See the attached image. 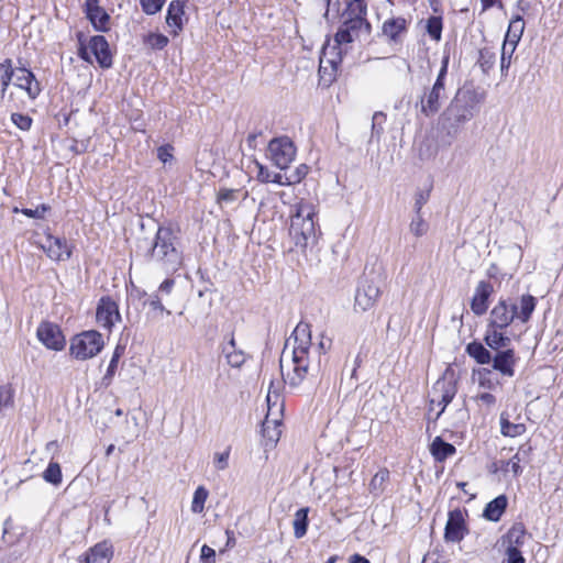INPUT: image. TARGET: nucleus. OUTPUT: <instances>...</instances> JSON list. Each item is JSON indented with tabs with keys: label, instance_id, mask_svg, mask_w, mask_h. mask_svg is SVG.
Returning <instances> with one entry per match:
<instances>
[{
	"label": "nucleus",
	"instance_id": "nucleus-23",
	"mask_svg": "<svg viewBox=\"0 0 563 563\" xmlns=\"http://www.w3.org/2000/svg\"><path fill=\"white\" fill-rule=\"evenodd\" d=\"M186 0H173L167 9L166 23L174 27L173 34L177 35L183 30V16L185 14Z\"/></svg>",
	"mask_w": 563,
	"mask_h": 563
},
{
	"label": "nucleus",
	"instance_id": "nucleus-60",
	"mask_svg": "<svg viewBox=\"0 0 563 563\" xmlns=\"http://www.w3.org/2000/svg\"><path fill=\"white\" fill-rule=\"evenodd\" d=\"M173 150L174 147L169 144L159 146L157 148V157L165 164L173 158Z\"/></svg>",
	"mask_w": 563,
	"mask_h": 563
},
{
	"label": "nucleus",
	"instance_id": "nucleus-40",
	"mask_svg": "<svg viewBox=\"0 0 563 563\" xmlns=\"http://www.w3.org/2000/svg\"><path fill=\"white\" fill-rule=\"evenodd\" d=\"M342 26L354 35H356L362 27L365 29L367 34H369L372 30L371 23L366 19L346 18Z\"/></svg>",
	"mask_w": 563,
	"mask_h": 563
},
{
	"label": "nucleus",
	"instance_id": "nucleus-5",
	"mask_svg": "<svg viewBox=\"0 0 563 563\" xmlns=\"http://www.w3.org/2000/svg\"><path fill=\"white\" fill-rule=\"evenodd\" d=\"M354 34L341 26L334 35V44L327 43L321 53L319 75L320 80L324 85H330L335 79L338 65L342 60V48L344 44H350L354 41Z\"/></svg>",
	"mask_w": 563,
	"mask_h": 563
},
{
	"label": "nucleus",
	"instance_id": "nucleus-16",
	"mask_svg": "<svg viewBox=\"0 0 563 563\" xmlns=\"http://www.w3.org/2000/svg\"><path fill=\"white\" fill-rule=\"evenodd\" d=\"M85 13L95 30L107 32L110 29V15L99 5V0H86Z\"/></svg>",
	"mask_w": 563,
	"mask_h": 563
},
{
	"label": "nucleus",
	"instance_id": "nucleus-10",
	"mask_svg": "<svg viewBox=\"0 0 563 563\" xmlns=\"http://www.w3.org/2000/svg\"><path fill=\"white\" fill-rule=\"evenodd\" d=\"M267 153L276 167L286 169L296 156V147L289 137L282 136L268 143Z\"/></svg>",
	"mask_w": 563,
	"mask_h": 563
},
{
	"label": "nucleus",
	"instance_id": "nucleus-13",
	"mask_svg": "<svg viewBox=\"0 0 563 563\" xmlns=\"http://www.w3.org/2000/svg\"><path fill=\"white\" fill-rule=\"evenodd\" d=\"M468 532L464 515L461 509H454L449 512V518L444 529L445 542H461Z\"/></svg>",
	"mask_w": 563,
	"mask_h": 563
},
{
	"label": "nucleus",
	"instance_id": "nucleus-57",
	"mask_svg": "<svg viewBox=\"0 0 563 563\" xmlns=\"http://www.w3.org/2000/svg\"><path fill=\"white\" fill-rule=\"evenodd\" d=\"M201 563H214L216 551L207 544H203L200 552Z\"/></svg>",
	"mask_w": 563,
	"mask_h": 563
},
{
	"label": "nucleus",
	"instance_id": "nucleus-43",
	"mask_svg": "<svg viewBox=\"0 0 563 563\" xmlns=\"http://www.w3.org/2000/svg\"><path fill=\"white\" fill-rule=\"evenodd\" d=\"M428 223L423 220L421 213H416V217L411 220L409 230L415 236H422L428 231Z\"/></svg>",
	"mask_w": 563,
	"mask_h": 563
},
{
	"label": "nucleus",
	"instance_id": "nucleus-44",
	"mask_svg": "<svg viewBox=\"0 0 563 563\" xmlns=\"http://www.w3.org/2000/svg\"><path fill=\"white\" fill-rule=\"evenodd\" d=\"M427 32L433 40L439 41L442 33V19L430 16L427 21Z\"/></svg>",
	"mask_w": 563,
	"mask_h": 563
},
{
	"label": "nucleus",
	"instance_id": "nucleus-41",
	"mask_svg": "<svg viewBox=\"0 0 563 563\" xmlns=\"http://www.w3.org/2000/svg\"><path fill=\"white\" fill-rule=\"evenodd\" d=\"M517 45L504 41L500 55V70L504 74L511 64V57L516 51Z\"/></svg>",
	"mask_w": 563,
	"mask_h": 563
},
{
	"label": "nucleus",
	"instance_id": "nucleus-8",
	"mask_svg": "<svg viewBox=\"0 0 563 563\" xmlns=\"http://www.w3.org/2000/svg\"><path fill=\"white\" fill-rule=\"evenodd\" d=\"M102 335L97 331H86L75 335L70 342V354L80 361L96 356L103 347Z\"/></svg>",
	"mask_w": 563,
	"mask_h": 563
},
{
	"label": "nucleus",
	"instance_id": "nucleus-47",
	"mask_svg": "<svg viewBox=\"0 0 563 563\" xmlns=\"http://www.w3.org/2000/svg\"><path fill=\"white\" fill-rule=\"evenodd\" d=\"M168 42V37L161 33H151L145 38V43L153 49H163Z\"/></svg>",
	"mask_w": 563,
	"mask_h": 563
},
{
	"label": "nucleus",
	"instance_id": "nucleus-21",
	"mask_svg": "<svg viewBox=\"0 0 563 563\" xmlns=\"http://www.w3.org/2000/svg\"><path fill=\"white\" fill-rule=\"evenodd\" d=\"M220 350L227 364L233 368H240L246 361V354L243 350L238 349L233 334L230 335L227 342L220 345Z\"/></svg>",
	"mask_w": 563,
	"mask_h": 563
},
{
	"label": "nucleus",
	"instance_id": "nucleus-22",
	"mask_svg": "<svg viewBox=\"0 0 563 563\" xmlns=\"http://www.w3.org/2000/svg\"><path fill=\"white\" fill-rule=\"evenodd\" d=\"M47 256L54 261H66L70 257V250L63 239L48 235L43 244Z\"/></svg>",
	"mask_w": 563,
	"mask_h": 563
},
{
	"label": "nucleus",
	"instance_id": "nucleus-45",
	"mask_svg": "<svg viewBox=\"0 0 563 563\" xmlns=\"http://www.w3.org/2000/svg\"><path fill=\"white\" fill-rule=\"evenodd\" d=\"M123 353H124V347L120 346V345H117V347L114 349V352L112 354V357L110 360L107 373H106V375L103 377L104 380L106 379H109V380L112 379V377L114 376L115 371L118 368L119 360L123 355Z\"/></svg>",
	"mask_w": 563,
	"mask_h": 563
},
{
	"label": "nucleus",
	"instance_id": "nucleus-3",
	"mask_svg": "<svg viewBox=\"0 0 563 563\" xmlns=\"http://www.w3.org/2000/svg\"><path fill=\"white\" fill-rule=\"evenodd\" d=\"M144 255L165 273L177 272L184 261L177 231L170 225H159L154 239L151 242L145 241Z\"/></svg>",
	"mask_w": 563,
	"mask_h": 563
},
{
	"label": "nucleus",
	"instance_id": "nucleus-35",
	"mask_svg": "<svg viewBox=\"0 0 563 563\" xmlns=\"http://www.w3.org/2000/svg\"><path fill=\"white\" fill-rule=\"evenodd\" d=\"M531 452H532V446L529 443H525L519 446L518 452L515 454V459L517 460V462H514V466H512L514 476L517 477L522 473L520 463L529 462Z\"/></svg>",
	"mask_w": 563,
	"mask_h": 563
},
{
	"label": "nucleus",
	"instance_id": "nucleus-51",
	"mask_svg": "<svg viewBox=\"0 0 563 563\" xmlns=\"http://www.w3.org/2000/svg\"><path fill=\"white\" fill-rule=\"evenodd\" d=\"M389 479V471L387 468L379 470L369 483L372 492L380 489L382 486Z\"/></svg>",
	"mask_w": 563,
	"mask_h": 563
},
{
	"label": "nucleus",
	"instance_id": "nucleus-61",
	"mask_svg": "<svg viewBox=\"0 0 563 563\" xmlns=\"http://www.w3.org/2000/svg\"><path fill=\"white\" fill-rule=\"evenodd\" d=\"M271 421L266 419L263 423V435L267 437L272 442H276L278 440L280 431L277 429H273V432L269 431Z\"/></svg>",
	"mask_w": 563,
	"mask_h": 563
},
{
	"label": "nucleus",
	"instance_id": "nucleus-53",
	"mask_svg": "<svg viewBox=\"0 0 563 563\" xmlns=\"http://www.w3.org/2000/svg\"><path fill=\"white\" fill-rule=\"evenodd\" d=\"M49 210V206L45 205V203H42L40 206H37L35 209H31V208H23L21 210V212L29 217V218H33V219H43L45 213Z\"/></svg>",
	"mask_w": 563,
	"mask_h": 563
},
{
	"label": "nucleus",
	"instance_id": "nucleus-18",
	"mask_svg": "<svg viewBox=\"0 0 563 563\" xmlns=\"http://www.w3.org/2000/svg\"><path fill=\"white\" fill-rule=\"evenodd\" d=\"M89 48L101 68H110L112 66V55L104 36H92L89 41Z\"/></svg>",
	"mask_w": 563,
	"mask_h": 563
},
{
	"label": "nucleus",
	"instance_id": "nucleus-7",
	"mask_svg": "<svg viewBox=\"0 0 563 563\" xmlns=\"http://www.w3.org/2000/svg\"><path fill=\"white\" fill-rule=\"evenodd\" d=\"M457 391V376L451 367H448L443 375L434 383L431 390V405L441 407L438 417L445 407L453 400Z\"/></svg>",
	"mask_w": 563,
	"mask_h": 563
},
{
	"label": "nucleus",
	"instance_id": "nucleus-11",
	"mask_svg": "<svg viewBox=\"0 0 563 563\" xmlns=\"http://www.w3.org/2000/svg\"><path fill=\"white\" fill-rule=\"evenodd\" d=\"M516 310L517 305L500 299L490 311L488 328L506 329L516 319Z\"/></svg>",
	"mask_w": 563,
	"mask_h": 563
},
{
	"label": "nucleus",
	"instance_id": "nucleus-59",
	"mask_svg": "<svg viewBox=\"0 0 563 563\" xmlns=\"http://www.w3.org/2000/svg\"><path fill=\"white\" fill-rule=\"evenodd\" d=\"M308 173V167L307 165L305 164H301L300 166H298L295 172H292L291 174H289V180L292 183V184H297V183H300L307 175Z\"/></svg>",
	"mask_w": 563,
	"mask_h": 563
},
{
	"label": "nucleus",
	"instance_id": "nucleus-63",
	"mask_svg": "<svg viewBox=\"0 0 563 563\" xmlns=\"http://www.w3.org/2000/svg\"><path fill=\"white\" fill-rule=\"evenodd\" d=\"M257 167H258L257 179L261 183H269L272 179V176H271V173L268 172V169L258 163H257Z\"/></svg>",
	"mask_w": 563,
	"mask_h": 563
},
{
	"label": "nucleus",
	"instance_id": "nucleus-29",
	"mask_svg": "<svg viewBox=\"0 0 563 563\" xmlns=\"http://www.w3.org/2000/svg\"><path fill=\"white\" fill-rule=\"evenodd\" d=\"M537 306V299L532 295H522L520 298V306L516 310V319L522 323H527Z\"/></svg>",
	"mask_w": 563,
	"mask_h": 563
},
{
	"label": "nucleus",
	"instance_id": "nucleus-15",
	"mask_svg": "<svg viewBox=\"0 0 563 563\" xmlns=\"http://www.w3.org/2000/svg\"><path fill=\"white\" fill-rule=\"evenodd\" d=\"M408 20L402 16H391L384 21L380 34L388 43H401L408 32Z\"/></svg>",
	"mask_w": 563,
	"mask_h": 563
},
{
	"label": "nucleus",
	"instance_id": "nucleus-31",
	"mask_svg": "<svg viewBox=\"0 0 563 563\" xmlns=\"http://www.w3.org/2000/svg\"><path fill=\"white\" fill-rule=\"evenodd\" d=\"M466 353L482 365L489 364L492 361V353L477 341L467 344Z\"/></svg>",
	"mask_w": 563,
	"mask_h": 563
},
{
	"label": "nucleus",
	"instance_id": "nucleus-26",
	"mask_svg": "<svg viewBox=\"0 0 563 563\" xmlns=\"http://www.w3.org/2000/svg\"><path fill=\"white\" fill-rule=\"evenodd\" d=\"M527 539V531L523 523H515L504 537V544L506 548L520 549Z\"/></svg>",
	"mask_w": 563,
	"mask_h": 563
},
{
	"label": "nucleus",
	"instance_id": "nucleus-33",
	"mask_svg": "<svg viewBox=\"0 0 563 563\" xmlns=\"http://www.w3.org/2000/svg\"><path fill=\"white\" fill-rule=\"evenodd\" d=\"M309 508H300L296 511L292 521L294 534L297 539L302 538L307 533Z\"/></svg>",
	"mask_w": 563,
	"mask_h": 563
},
{
	"label": "nucleus",
	"instance_id": "nucleus-20",
	"mask_svg": "<svg viewBox=\"0 0 563 563\" xmlns=\"http://www.w3.org/2000/svg\"><path fill=\"white\" fill-rule=\"evenodd\" d=\"M14 76L15 86L24 89L31 99H35L41 93V85L31 70L19 67Z\"/></svg>",
	"mask_w": 563,
	"mask_h": 563
},
{
	"label": "nucleus",
	"instance_id": "nucleus-27",
	"mask_svg": "<svg viewBox=\"0 0 563 563\" xmlns=\"http://www.w3.org/2000/svg\"><path fill=\"white\" fill-rule=\"evenodd\" d=\"M430 452L435 461L443 462L452 456L456 449L453 444L445 442L441 437H435L430 445Z\"/></svg>",
	"mask_w": 563,
	"mask_h": 563
},
{
	"label": "nucleus",
	"instance_id": "nucleus-34",
	"mask_svg": "<svg viewBox=\"0 0 563 563\" xmlns=\"http://www.w3.org/2000/svg\"><path fill=\"white\" fill-rule=\"evenodd\" d=\"M496 58V53L492 48L483 47L479 49L477 64L484 74H488L495 66Z\"/></svg>",
	"mask_w": 563,
	"mask_h": 563
},
{
	"label": "nucleus",
	"instance_id": "nucleus-38",
	"mask_svg": "<svg viewBox=\"0 0 563 563\" xmlns=\"http://www.w3.org/2000/svg\"><path fill=\"white\" fill-rule=\"evenodd\" d=\"M208 490L203 486H199L192 497L191 511L194 514H201L205 509V503L208 498Z\"/></svg>",
	"mask_w": 563,
	"mask_h": 563
},
{
	"label": "nucleus",
	"instance_id": "nucleus-19",
	"mask_svg": "<svg viewBox=\"0 0 563 563\" xmlns=\"http://www.w3.org/2000/svg\"><path fill=\"white\" fill-rule=\"evenodd\" d=\"M493 286L485 280L477 284L471 300V309L476 316H483L488 309V299L493 294Z\"/></svg>",
	"mask_w": 563,
	"mask_h": 563
},
{
	"label": "nucleus",
	"instance_id": "nucleus-12",
	"mask_svg": "<svg viewBox=\"0 0 563 563\" xmlns=\"http://www.w3.org/2000/svg\"><path fill=\"white\" fill-rule=\"evenodd\" d=\"M36 335L37 339L49 350L62 351L65 347V336L60 328L53 322H41L37 328Z\"/></svg>",
	"mask_w": 563,
	"mask_h": 563
},
{
	"label": "nucleus",
	"instance_id": "nucleus-24",
	"mask_svg": "<svg viewBox=\"0 0 563 563\" xmlns=\"http://www.w3.org/2000/svg\"><path fill=\"white\" fill-rule=\"evenodd\" d=\"M112 549L107 542L97 543L85 555V563H109Z\"/></svg>",
	"mask_w": 563,
	"mask_h": 563
},
{
	"label": "nucleus",
	"instance_id": "nucleus-64",
	"mask_svg": "<svg viewBox=\"0 0 563 563\" xmlns=\"http://www.w3.org/2000/svg\"><path fill=\"white\" fill-rule=\"evenodd\" d=\"M477 400L490 407L496 404V397L490 393H483L477 396Z\"/></svg>",
	"mask_w": 563,
	"mask_h": 563
},
{
	"label": "nucleus",
	"instance_id": "nucleus-32",
	"mask_svg": "<svg viewBox=\"0 0 563 563\" xmlns=\"http://www.w3.org/2000/svg\"><path fill=\"white\" fill-rule=\"evenodd\" d=\"M526 430L525 423H512L505 412L500 415V433L504 437L516 438L523 434Z\"/></svg>",
	"mask_w": 563,
	"mask_h": 563
},
{
	"label": "nucleus",
	"instance_id": "nucleus-9",
	"mask_svg": "<svg viewBox=\"0 0 563 563\" xmlns=\"http://www.w3.org/2000/svg\"><path fill=\"white\" fill-rule=\"evenodd\" d=\"M445 84L433 82L431 87H426L423 93L416 102V108L426 118L435 115L442 108V102L445 99Z\"/></svg>",
	"mask_w": 563,
	"mask_h": 563
},
{
	"label": "nucleus",
	"instance_id": "nucleus-49",
	"mask_svg": "<svg viewBox=\"0 0 563 563\" xmlns=\"http://www.w3.org/2000/svg\"><path fill=\"white\" fill-rule=\"evenodd\" d=\"M13 405V389L10 385L0 386V411Z\"/></svg>",
	"mask_w": 563,
	"mask_h": 563
},
{
	"label": "nucleus",
	"instance_id": "nucleus-28",
	"mask_svg": "<svg viewBox=\"0 0 563 563\" xmlns=\"http://www.w3.org/2000/svg\"><path fill=\"white\" fill-rule=\"evenodd\" d=\"M484 341L494 351L506 350L510 344V339L504 335L499 329L494 328H488Z\"/></svg>",
	"mask_w": 563,
	"mask_h": 563
},
{
	"label": "nucleus",
	"instance_id": "nucleus-42",
	"mask_svg": "<svg viewBox=\"0 0 563 563\" xmlns=\"http://www.w3.org/2000/svg\"><path fill=\"white\" fill-rule=\"evenodd\" d=\"M13 76L12 60L7 58L0 63V86L9 87Z\"/></svg>",
	"mask_w": 563,
	"mask_h": 563
},
{
	"label": "nucleus",
	"instance_id": "nucleus-36",
	"mask_svg": "<svg viewBox=\"0 0 563 563\" xmlns=\"http://www.w3.org/2000/svg\"><path fill=\"white\" fill-rule=\"evenodd\" d=\"M344 14L347 18L366 19L367 5L365 0H351Z\"/></svg>",
	"mask_w": 563,
	"mask_h": 563
},
{
	"label": "nucleus",
	"instance_id": "nucleus-54",
	"mask_svg": "<svg viewBox=\"0 0 563 563\" xmlns=\"http://www.w3.org/2000/svg\"><path fill=\"white\" fill-rule=\"evenodd\" d=\"M230 449L224 452H217L213 456V463L217 470L223 471L229 466Z\"/></svg>",
	"mask_w": 563,
	"mask_h": 563
},
{
	"label": "nucleus",
	"instance_id": "nucleus-4",
	"mask_svg": "<svg viewBox=\"0 0 563 563\" xmlns=\"http://www.w3.org/2000/svg\"><path fill=\"white\" fill-rule=\"evenodd\" d=\"M316 216L313 203L301 200L296 205V212L291 216L289 235L297 247L305 250L317 241Z\"/></svg>",
	"mask_w": 563,
	"mask_h": 563
},
{
	"label": "nucleus",
	"instance_id": "nucleus-56",
	"mask_svg": "<svg viewBox=\"0 0 563 563\" xmlns=\"http://www.w3.org/2000/svg\"><path fill=\"white\" fill-rule=\"evenodd\" d=\"M146 305H148L153 310H158L161 312L166 311L167 314H170L169 310H166L165 307L162 303V299L157 294H153L150 296V298L145 301Z\"/></svg>",
	"mask_w": 563,
	"mask_h": 563
},
{
	"label": "nucleus",
	"instance_id": "nucleus-17",
	"mask_svg": "<svg viewBox=\"0 0 563 563\" xmlns=\"http://www.w3.org/2000/svg\"><path fill=\"white\" fill-rule=\"evenodd\" d=\"M493 368L499 372L505 377H512L515 375V366L518 357L512 349L496 351L492 356Z\"/></svg>",
	"mask_w": 563,
	"mask_h": 563
},
{
	"label": "nucleus",
	"instance_id": "nucleus-1",
	"mask_svg": "<svg viewBox=\"0 0 563 563\" xmlns=\"http://www.w3.org/2000/svg\"><path fill=\"white\" fill-rule=\"evenodd\" d=\"M294 341L292 350L289 354L291 369L284 376L285 382L290 387H298L303 379L308 376H317L320 372V357L314 362L311 360V330L310 325L305 322H299L292 331L289 339L286 341L285 347L280 356V368L284 371L285 362L287 361V349L290 341ZM331 339L321 340L314 349L318 355L325 354L331 349Z\"/></svg>",
	"mask_w": 563,
	"mask_h": 563
},
{
	"label": "nucleus",
	"instance_id": "nucleus-2",
	"mask_svg": "<svg viewBox=\"0 0 563 563\" xmlns=\"http://www.w3.org/2000/svg\"><path fill=\"white\" fill-rule=\"evenodd\" d=\"M482 101L483 95L473 86H463L456 90L438 119V129L449 139V143L455 140L465 124L476 115Z\"/></svg>",
	"mask_w": 563,
	"mask_h": 563
},
{
	"label": "nucleus",
	"instance_id": "nucleus-37",
	"mask_svg": "<svg viewBox=\"0 0 563 563\" xmlns=\"http://www.w3.org/2000/svg\"><path fill=\"white\" fill-rule=\"evenodd\" d=\"M43 478L53 485H59L62 483V470L57 462H49L47 468L43 473Z\"/></svg>",
	"mask_w": 563,
	"mask_h": 563
},
{
	"label": "nucleus",
	"instance_id": "nucleus-52",
	"mask_svg": "<svg viewBox=\"0 0 563 563\" xmlns=\"http://www.w3.org/2000/svg\"><path fill=\"white\" fill-rule=\"evenodd\" d=\"M386 121V114L377 111L373 114L372 118V135L379 137V135L383 133V124Z\"/></svg>",
	"mask_w": 563,
	"mask_h": 563
},
{
	"label": "nucleus",
	"instance_id": "nucleus-48",
	"mask_svg": "<svg viewBox=\"0 0 563 563\" xmlns=\"http://www.w3.org/2000/svg\"><path fill=\"white\" fill-rule=\"evenodd\" d=\"M12 123L22 131H29L32 126V118L27 114L14 112L11 114Z\"/></svg>",
	"mask_w": 563,
	"mask_h": 563
},
{
	"label": "nucleus",
	"instance_id": "nucleus-50",
	"mask_svg": "<svg viewBox=\"0 0 563 563\" xmlns=\"http://www.w3.org/2000/svg\"><path fill=\"white\" fill-rule=\"evenodd\" d=\"M166 0H140L142 10L150 15L159 12Z\"/></svg>",
	"mask_w": 563,
	"mask_h": 563
},
{
	"label": "nucleus",
	"instance_id": "nucleus-39",
	"mask_svg": "<svg viewBox=\"0 0 563 563\" xmlns=\"http://www.w3.org/2000/svg\"><path fill=\"white\" fill-rule=\"evenodd\" d=\"M242 189H230L221 187L217 192V203L222 206L223 203L229 205L236 201L240 198Z\"/></svg>",
	"mask_w": 563,
	"mask_h": 563
},
{
	"label": "nucleus",
	"instance_id": "nucleus-58",
	"mask_svg": "<svg viewBox=\"0 0 563 563\" xmlns=\"http://www.w3.org/2000/svg\"><path fill=\"white\" fill-rule=\"evenodd\" d=\"M489 374H490V371L486 369V368L478 371V376H479L478 383H479V386H482L484 388L493 389L495 387V383L488 377Z\"/></svg>",
	"mask_w": 563,
	"mask_h": 563
},
{
	"label": "nucleus",
	"instance_id": "nucleus-55",
	"mask_svg": "<svg viewBox=\"0 0 563 563\" xmlns=\"http://www.w3.org/2000/svg\"><path fill=\"white\" fill-rule=\"evenodd\" d=\"M507 563H526L520 549L506 548Z\"/></svg>",
	"mask_w": 563,
	"mask_h": 563
},
{
	"label": "nucleus",
	"instance_id": "nucleus-30",
	"mask_svg": "<svg viewBox=\"0 0 563 563\" xmlns=\"http://www.w3.org/2000/svg\"><path fill=\"white\" fill-rule=\"evenodd\" d=\"M525 31L523 18L519 14L515 15L509 23L505 42L518 45Z\"/></svg>",
	"mask_w": 563,
	"mask_h": 563
},
{
	"label": "nucleus",
	"instance_id": "nucleus-46",
	"mask_svg": "<svg viewBox=\"0 0 563 563\" xmlns=\"http://www.w3.org/2000/svg\"><path fill=\"white\" fill-rule=\"evenodd\" d=\"M431 190H432V185H430L426 189H419L416 192L415 205H413V209H415L416 213H421L422 207L429 201Z\"/></svg>",
	"mask_w": 563,
	"mask_h": 563
},
{
	"label": "nucleus",
	"instance_id": "nucleus-6",
	"mask_svg": "<svg viewBox=\"0 0 563 563\" xmlns=\"http://www.w3.org/2000/svg\"><path fill=\"white\" fill-rule=\"evenodd\" d=\"M380 279L377 275H364L358 282L355 297L354 310L365 312L375 307L380 297Z\"/></svg>",
	"mask_w": 563,
	"mask_h": 563
},
{
	"label": "nucleus",
	"instance_id": "nucleus-25",
	"mask_svg": "<svg viewBox=\"0 0 563 563\" xmlns=\"http://www.w3.org/2000/svg\"><path fill=\"white\" fill-rule=\"evenodd\" d=\"M507 505L508 500L505 495L497 496L486 505L483 512L484 518L497 522L505 512Z\"/></svg>",
	"mask_w": 563,
	"mask_h": 563
},
{
	"label": "nucleus",
	"instance_id": "nucleus-14",
	"mask_svg": "<svg viewBox=\"0 0 563 563\" xmlns=\"http://www.w3.org/2000/svg\"><path fill=\"white\" fill-rule=\"evenodd\" d=\"M96 319L100 327L110 330L121 320L117 302L110 297H102L97 307Z\"/></svg>",
	"mask_w": 563,
	"mask_h": 563
},
{
	"label": "nucleus",
	"instance_id": "nucleus-62",
	"mask_svg": "<svg viewBox=\"0 0 563 563\" xmlns=\"http://www.w3.org/2000/svg\"><path fill=\"white\" fill-rule=\"evenodd\" d=\"M448 67H449V56H444L442 58V63H441V68L438 73V76H437V79L434 82H441V84H445V78H446V75H448Z\"/></svg>",
	"mask_w": 563,
	"mask_h": 563
}]
</instances>
